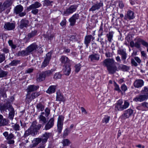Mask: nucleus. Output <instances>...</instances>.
<instances>
[{
    "instance_id": "nucleus-52",
    "label": "nucleus",
    "mask_w": 148,
    "mask_h": 148,
    "mask_svg": "<svg viewBox=\"0 0 148 148\" xmlns=\"http://www.w3.org/2000/svg\"><path fill=\"white\" fill-rule=\"evenodd\" d=\"M62 77V75L59 72L55 73L54 75V78L55 79H60Z\"/></svg>"
},
{
    "instance_id": "nucleus-62",
    "label": "nucleus",
    "mask_w": 148,
    "mask_h": 148,
    "mask_svg": "<svg viewBox=\"0 0 148 148\" xmlns=\"http://www.w3.org/2000/svg\"><path fill=\"white\" fill-rule=\"evenodd\" d=\"M8 108L7 106L5 105H4L3 106H0V110L1 111H4L6 110L7 109H8Z\"/></svg>"
},
{
    "instance_id": "nucleus-22",
    "label": "nucleus",
    "mask_w": 148,
    "mask_h": 148,
    "mask_svg": "<svg viewBox=\"0 0 148 148\" xmlns=\"http://www.w3.org/2000/svg\"><path fill=\"white\" fill-rule=\"evenodd\" d=\"M28 23V21L26 19H22L21 21L20 24L19 25L20 28L22 29L24 27H27Z\"/></svg>"
},
{
    "instance_id": "nucleus-50",
    "label": "nucleus",
    "mask_w": 148,
    "mask_h": 148,
    "mask_svg": "<svg viewBox=\"0 0 148 148\" xmlns=\"http://www.w3.org/2000/svg\"><path fill=\"white\" fill-rule=\"evenodd\" d=\"M130 105V103L127 101L125 100L124 101V103L123 105V110L127 108Z\"/></svg>"
},
{
    "instance_id": "nucleus-18",
    "label": "nucleus",
    "mask_w": 148,
    "mask_h": 148,
    "mask_svg": "<svg viewBox=\"0 0 148 148\" xmlns=\"http://www.w3.org/2000/svg\"><path fill=\"white\" fill-rule=\"evenodd\" d=\"M56 101H59L64 102L65 101V99L63 95L59 91H58L56 92Z\"/></svg>"
},
{
    "instance_id": "nucleus-54",
    "label": "nucleus",
    "mask_w": 148,
    "mask_h": 148,
    "mask_svg": "<svg viewBox=\"0 0 148 148\" xmlns=\"http://www.w3.org/2000/svg\"><path fill=\"white\" fill-rule=\"evenodd\" d=\"M49 62L48 60H47L45 59L42 63L41 67L43 68L47 66L49 64Z\"/></svg>"
},
{
    "instance_id": "nucleus-16",
    "label": "nucleus",
    "mask_w": 148,
    "mask_h": 148,
    "mask_svg": "<svg viewBox=\"0 0 148 148\" xmlns=\"http://www.w3.org/2000/svg\"><path fill=\"white\" fill-rule=\"evenodd\" d=\"M54 118H51L45 126V130H47L52 127L54 125Z\"/></svg>"
},
{
    "instance_id": "nucleus-40",
    "label": "nucleus",
    "mask_w": 148,
    "mask_h": 148,
    "mask_svg": "<svg viewBox=\"0 0 148 148\" xmlns=\"http://www.w3.org/2000/svg\"><path fill=\"white\" fill-rule=\"evenodd\" d=\"M139 43L147 48V51L148 52V43L144 40L139 38Z\"/></svg>"
},
{
    "instance_id": "nucleus-49",
    "label": "nucleus",
    "mask_w": 148,
    "mask_h": 148,
    "mask_svg": "<svg viewBox=\"0 0 148 148\" xmlns=\"http://www.w3.org/2000/svg\"><path fill=\"white\" fill-rule=\"evenodd\" d=\"M0 94H1L3 97L4 98L7 97V95L6 94V91L4 90L3 88H2L0 90Z\"/></svg>"
},
{
    "instance_id": "nucleus-29",
    "label": "nucleus",
    "mask_w": 148,
    "mask_h": 148,
    "mask_svg": "<svg viewBox=\"0 0 148 148\" xmlns=\"http://www.w3.org/2000/svg\"><path fill=\"white\" fill-rule=\"evenodd\" d=\"M36 108L38 112L42 111L44 110L45 106L43 104L41 103H39L37 104Z\"/></svg>"
},
{
    "instance_id": "nucleus-13",
    "label": "nucleus",
    "mask_w": 148,
    "mask_h": 148,
    "mask_svg": "<svg viewBox=\"0 0 148 148\" xmlns=\"http://www.w3.org/2000/svg\"><path fill=\"white\" fill-rule=\"evenodd\" d=\"M42 5L38 1L32 4L27 8V10L28 11H29L32 10V9H37Z\"/></svg>"
},
{
    "instance_id": "nucleus-64",
    "label": "nucleus",
    "mask_w": 148,
    "mask_h": 148,
    "mask_svg": "<svg viewBox=\"0 0 148 148\" xmlns=\"http://www.w3.org/2000/svg\"><path fill=\"white\" fill-rule=\"evenodd\" d=\"M121 89L123 91L125 92L127 90V87L125 84H123L121 87Z\"/></svg>"
},
{
    "instance_id": "nucleus-2",
    "label": "nucleus",
    "mask_w": 148,
    "mask_h": 148,
    "mask_svg": "<svg viewBox=\"0 0 148 148\" xmlns=\"http://www.w3.org/2000/svg\"><path fill=\"white\" fill-rule=\"evenodd\" d=\"M3 134L7 140L8 144L12 145L14 144L15 142L14 139H15V137L13 134L12 133L9 134L8 132H5Z\"/></svg>"
},
{
    "instance_id": "nucleus-39",
    "label": "nucleus",
    "mask_w": 148,
    "mask_h": 148,
    "mask_svg": "<svg viewBox=\"0 0 148 148\" xmlns=\"http://www.w3.org/2000/svg\"><path fill=\"white\" fill-rule=\"evenodd\" d=\"M8 73V71H4L0 68V78L6 77Z\"/></svg>"
},
{
    "instance_id": "nucleus-42",
    "label": "nucleus",
    "mask_w": 148,
    "mask_h": 148,
    "mask_svg": "<svg viewBox=\"0 0 148 148\" xmlns=\"http://www.w3.org/2000/svg\"><path fill=\"white\" fill-rule=\"evenodd\" d=\"M8 123V120L5 119H1L0 121V126H4L7 125Z\"/></svg>"
},
{
    "instance_id": "nucleus-31",
    "label": "nucleus",
    "mask_w": 148,
    "mask_h": 148,
    "mask_svg": "<svg viewBox=\"0 0 148 148\" xmlns=\"http://www.w3.org/2000/svg\"><path fill=\"white\" fill-rule=\"evenodd\" d=\"M119 69L124 71H127L130 69V67L125 65L121 64L119 67Z\"/></svg>"
},
{
    "instance_id": "nucleus-10",
    "label": "nucleus",
    "mask_w": 148,
    "mask_h": 148,
    "mask_svg": "<svg viewBox=\"0 0 148 148\" xmlns=\"http://www.w3.org/2000/svg\"><path fill=\"white\" fill-rule=\"evenodd\" d=\"M60 61L61 62V63L63 66L69 64V60L66 56H61L60 59Z\"/></svg>"
},
{
    "instance_id": "nucleus-60",
    "label": "nucleus",
    "mask_w": 148,
    "mask_h": 148,
    "mask_svg": "<svg viewBox=\"0 0 148 148\" xmlns=\"http://www.w3.org/2000/svg\"><path fill=\"white\" fill-rule=\"evenodd\" d=\"M52 53L51 52H49L46 54V57L45 58V59L48 60L49 61L51 57Z\"/></svg>"
},
{
    "instance_id": "nucleus-34",
    "label": "nucleus",
    "mask_w": 148,
    "mask_h": 148,
    "mask_svg": "<svg viewBox=\"0 0 148 148\" xmlns=\"http://www.w3.org/2000/svg\"><path fill=\"white\" fill-rule=\"evenodd\" d=\"M114 32L112 31L110 32L108 34H107V36L108 38V40L110 42L112 41Z\"/></svg>"
},
{
    "instance_id": "nucleus-11",
    "label": "nucleus",
    "mask_w": 148,
    "mask_h": 148,
    "mask_svg": "<svg viewBox=\"0 0 148 148\" xmlns=\"http://www.w3.org/2000/svg\"><path fill=\"white\" fill-rule=\"evenodd\" d=\"M91 39L92 40L94 39V37L91 35H88L85 36L84 40V43L85 44L87 48H88L89 44L90 43Z\"/></svg>"
},
{
    "instance_id": "nucleus-37",
    "label": "nucleus",
    "mask_w": 148,
    "mask_h": 148,
    "mask_svg": "<svg viewBox=\"0 0 148 148\" xmlns=\"http://www.w3.org/2000/svg\"><path fill=\"white\" fill-rule=\"evenodd\" d=\"M12 3L11 0H7L5 1L3 3V5L6 8L10 6Z\"/></svg>"
},
{
    "instance_id": "nucleus-17",
    "label": "nucleus",
    "mask_w": 148,
    "mask_h": 148,
    "mask_svg": "<svg viewBox=\"0 0 148 148\" xmlns=\"http://www.w3.org/2000/svg\"><path fill=\"white\" fill-rule=\"evenodd\" d=\"M15 27L14 23H5L4 27L8 30H11L14 29Z\"/></svg>"
},
{
    "instance_id": "nucleus-14",
    "label": "nucleus",
    "mask_w": 148,
    "mask_h": 148,
    "mask_svg": "<svg viewBox=\"0 0 148 148\" xmlns=\"http://www.w3.org/2000/svg\"><path fill=\"white\" fill-rule=\"evenodd\" d=\"M42 5L38 1L32 4L27 8V10L28 11H29L32 10V9H37Z\"/></svg>"
},
{
    "instance_id": "nucleus-53",
    "label": "nucleus",
    "mask_w": 148,
    "mask_h": 148,
    "mask_svg": "<svg viewBox=\"0 0 148 148\" xmlns=\"http://www.w3.org/2000/svg\"><path fill=\"white\" fill-rule=\"evenodd\" d=\"M141 93L143 95H148V88L146 86L145 87L144 89L141 90Z\"/></svg>"
},
{
    "instance_id": "nucleus-58",
    "label": "nucleus",
    "mask_w": 148,
    "mask_h": 148,
    "mask_svg": "<svg viewBox=\"0 0 148 148\" xmlns=\"http://www.w3.org/2000/svg\"><path fill=\"white\" fill-rule=\"evenodd\" d=\"M75 71L78 72L80 69L81 65L79 63L78 64L75 66Z\"/></svg>"
},
{
    "instance_id": "nucleus-43",
    "label": "nucleus",
    "mask_w": 148,
    "mask_h": 148,
    "mask_svg": "<svg viewBox=\"0 0 148 148\" xmlns=\"http://www.w3.org/2000/svg\"><path fill=\"white\" fill-rule=\"evenodd\" d=\"M30 93L27 92V94L26 95V100H27L28 102H31L33 99L32 98V97L30 95Z\"/></svg>"
},
{
    "instance_id": "nucleus-1",
    "label": "nucleus",
    "mask_w": 148,
    "mask_h": 148,
    "mask_svg": "<svg viewBox=\"0 0 148 148\" xmlns=\"http://www.w3.org/2000/svg\"><path fill=\"white\" fill-rule=\"evenodd\" d=\"M36 124L37 123L36 122H32L30 127L25 132L24 135V137H27L30 134L34 136L37 134L42 125L41 124L36 125Z\"/></svg>"
},
{
    "instance_id": "nucleus-56",
    "label": "nucleus",
    "mask_w": 148,
    "mask_h": 148,
    "mask_svg": "<svg viewBox=\"0 0 148 148\" xmlns=\"http://www.w3.org/2000/svg\"><path fill=\"white\" fill-rule=\"evenodd\" d=\"M9 45L11 47L12 49H15L16 47V45L13 44V41L12 40H9L8 41Z\"/></svg>"
},
{
    "instance_id": "nucleus-32",
    "label": "nucleus",
    "mask_w": 148,
    "mask_h": 148,
    "mask_svg": "<svg viewBox=\"0 0 148 148\" xmlns=\"http://www.w3.org/2000/svg\"><path fill=\"white\" fill-rule=\"evenodd\" d=\"M43 2V6L47 7L52 6L51 3H53V1H49V0H45Z\"/></svg>"
},
{
    "instance_id": "nucleus-48",
    "label": "nucleus",
    "mask_w": 148,
    "mask_h": 148,
    "mask_svg": "<svg viewBox=\"0 0 148 148\" xmlns=\"http://www.w3.org/2000/svg\"><path fill=\"white\" fill-rule=\"evenodd\" d=\"M12 128L16 131H19L20 130V127L19 125L16 123L12 126Z\"/></svg>"
},
{
    "instance_id": "nucleus-61",
    "label": "nucleus",
    "mask_w": 148,
    "mask_h": 148,
    "mask_svg": "<svg viewBox=\"0 0 148 148\" xmlns=\"http://www.w3.org/2000/svg\"><path fill=\"white\" fill-rule=\"evenodd\" d=\"M40 95L39 92H35L32 93L31 94V96L32 97V98L34 99L39 96Z\"/></svg>"
},
{
    "instance_id": "nucleus-19",
    "label": "nucleus",
    "mask_w": 148,
    "mask_h": 148,
    "mask_svg": "<svg viewBox=\"0 0 148 148\" xmlns=\"http://www.w3.org/2000/svg\"><path fill=\"white\" fill-rule=\"evenodd\" d=\"M8 110L9 111L8 118L12 120L14 115V109L12 107L10 106L8 108Z\"/></svg>"
},
{
    "instance_id": "nucleus-24",
    "label": "nucleus",
    "mask_w": 148,
    "mask_h": 148,
    "mask_svg": "<svg viewBox=\"0 0 148 148\" xmlns=\"http://www.w3.org/2000/svg\"><path fill=\"white\" fill-rule=\"evenodd\" d=\"M51 135L50 133L48 132H45L44 134H43L42 136V139L43 143H46L47 141V139Z\"/></svg>"
},
{
    "instance_id": "nucleus-12",
    "label": "nucleus",
    "mask_w": 148,
    "mask_h": 148,
    "mask_svg": "<svg viewBox=\"0 0 148 148\" xmlns=\"http://www.w3.org/2000/svg\"><path fill=\"white\" fill-rule=\"evenodd\" d=\"M38 48V45L35 43H33L30 45L26 48L29 54L33 51H35Z\"/></svg>"
},
{
    "instance_id": "nucleus-26",
    "label": "nucleus",
    "mask_w": 148,
    "mask_h": 148,
    "mask_svg": "<svg viewBox=\"0 0 148 148\" xmlns=\"http://www.w3.org/2000/svg\"><path fill=\"white\" fill-rule=\"evenodd\" d=\"M56 86L54 85L50 86L46 91V92L49 94H51L54 93L56 91Z\"/></svg>"
},
{
    "instance_id": "nucleus-9",
    "label": "nucleus",
    "mask_w": 148,
    "mask_h": 148,
    "mask_svg": "<svg viewBox=\"0 0 148 148\" xmlns=\"http://www.w3.org/2000/svg\"><path fill=\"white\" fill-rule=\"evenodd\" d=\"M100 55L98 53H94L89 56L88 58L91 62H95L98 61L100 59Z\"/></svg>"
},
{
    "instance_id": "nucleus-21",
    "label": "nucleus",
    "mask_w": 148,
    "mask_h": 148,
    "mask_svg": "<svg viewBox=\"0 0 148 148\" xmlns=\"http://www.w3.org/2000/svg\"><path fill=\"white\" fill-rule=\"evenodd\" d=\"M39 86H36L34 85H30L28 86L27 91L28 92H33L37 90L39 88Z\"/></svg>"
},
{
    "instance_id": "nucleus-63",
    "label": "nucleus",
    "mask_w": 148,
    "mask_h": 148,
    "mask_svg": "<svg viewBox=\"0 0 148 148\" xmlns=\"http://www.w3.org/2000/svg\"><path fill=\"white\" fill-rule=\"evenodd\" d=\"M46 143L45 142L43 143L42 141V143L39 145L38 148H45L46 146Z\"/></svg>"
},
{
    "instance_id": "nucleus-55",
    "label": "nucleus",
    "mask_w": 148,
    "mask_h": 148,
    "mask_svg": "<svg viewBox=\"0 0 148 148\" xmlns=\"http://www.w3.org/2000/svg\"><path fill=\"white\" fill-rule=\"evenodd\" d=\"M62 144L64 146H68L70 144V142L68 139H65L63 140Z\"/></svg>"
},
{
    "instance_id": "nucleus-5",
    "label": "nucleus",
    "mask_w": 148,
    "mask_h": 148,
    "mask_svg": "<svg viewBox=\"0 0 148 148\" xmlns=\"http://www.w3.org/2000/svg\"><path fill=\"white\" fill-rule=\"evenodd\" d=\"M103 5V3L102 1H100L99 2L97 1L96 3L93 5L91 8L89 9V11L93 12L97 10H99Z\"/></svg>"
},
{
    "instance_id": "nucleus-27",
    "label": "nucleus",
    "mask_w": 148,
    "mask_h": 148,
    "mask_svg": "<svg viewBox=\"0 0 148 148\" xmlns=\"http://www.w3.org/2000/svg\"><path fill=\"white\" fill-rule=\"evenodd\" d=\"M27 49L18 51L16 53V56H24L29 55Z\"/></svg>"
},
{
    "instance_id": "nucleus-46",
    "label": "nucleus",
    "mask_w": 148,
    "mask_h": 148,
    "mask_svg": "<svg viewBox=\"0 0 148 148\" xmlns=\"http://www.w3.org/2000/svg\"><path fill=\"white\" fill-rule=\"evenodd\" d=\"M63 123H57V130L58 132L60 133L62 131Z\"/></svg>"
},
{
    "instance_id": "nucleus-51",
    "label": "nucleus",
    "mask_w": 148,
    "mask_h": 148,
    "mask_svg": "<svg viewBox=\"0 0 148 148\" xmlns=\"http://www.w3.org/2000/svg\"><path fill=\"white\" fill-rule=\"evenodd\" d=\"M99 34H98L99 37V38L101 36L103 35V28L102 26V23H101V25L100 27V29L99 31Z\"/></svg>"
},
{
    "instance_id": "nucleus-8",
    "label": "nucleus",
    "mask_w": 148,
    "mask_h": 148,
    "mask_svg": "<svg viewBox=\"0 0 148 148\" xmlns=\"http://www.w3.org/2000/svg\"><path fill=\"white\" fill-rule=\"evenodd\" d=\"M114 60L113 59L108 58L103 61V65L106 66L107 68L113 65Z\"/></svg>"
},
{
    "instance_id": "nucleus-4",
    "label": "nucleus",
    "mask_w": 148,
    "mask_h": 148,
    "mask_svg": "<svg viewBox=\"0 0 148 148\" xmlns=\"http://www.w3.org/2000/svg\"><path fill=\"white\" fill-rule=\"evenodd\" d=\"M133 110L130 109H128L124 111L123 114L121 116V119L124 120L129 117L133 114Z\"/></svg>"
},
{
    "instance_id": "nucleus-38",
    "label": "nucleus",
    "mask_w": 148,
    "mask_h": 148,
    "mask_svg": "<svg viewBox=\"0 0 148 148\" xmlns=\"http://www.w3.org/2000/svg\"><path fill=\"white\" fill-rule=\"evenodd\" d=\"M54 71L53 69H51L50 70H47L44 71H43L44 74L45 76H48L51 75Z\"/></svg>"
},
{
    "instance_id": "nucleus-20",
    "label": "nucleus",
    "mask_w": 148,
    "mask_h": 148,
    "mask_svg": "<svg viewBox=\"0 0 148 148\" xmlns=\"http://www.w3.org/2000/svg\"><path fill=\"white\" fill-rule=\"evenodd\" d=\"M107 69L109 73L113 74L115 73L117 70V68L115 65L114 64L111 66L108 67Z\"/></svg>"
},
{
    "instance_id": "nucleus-7",
    "label": "nucleus",
    "mask_w": 148,
    "mask_h": 148,
    "mask_svg": "<svg viewBox=\"0 0 148 148\" xmlns=\"http://www.w3.org/2000/svg\"><path fill=\"white\" fill-rule=\"evenodd\" d=\"M117 53L121 56V58L125 63V60L127 57V54L126 53L125 49H120L117 50Z\"/></svg>"
},
{
    "instance_id": "nucleus-45",
    "label": "nucleus",
    "mask_w": 148,
    "mask_h": 148,
    "mask_svg": "<svg viewBox=\"0 0 148 148\" xmlns=\"http://www.w3.org/2000/svg\"><path fill=\"white\" fill-rule=\"evenodd\" d=\"M114 90L117 91L119 92H122V91L120 90L119 85L115 82H114Z\"/></svg>"
},
{
    "instance_id": "nucleus-6",
    "label": "nucleus",
    "mask_w": 148,
    "mask_h": 148,
    "mask_svg": "<svg viewBox=\"0 0 148 148\" xmlns=\"http://www.w3.org/2000/svg\"><path fill=\"white\" fill-rule=\"evenodd\" d=\"M23 7L21 5H18L15 7L14 9V12L16 14H19V15L21 17L23 16L26 14L25 12H21L23 10Z\"/></svg>"
},
{
    "instance_id": "nucleus-47",
    "label": "nucleus",
    "mask_w": 148,
    "mask_h": 148,
    "mask_svg": "<svg viewBox=\"0 0 148 148\" xmlns=\"http://www.w3.org/2000/svg\"><path fill=\"white\" fill-rule=\"evenodd\" d=\"M37 32L36 30H35L33 31L31 33H29L27 35V36L29 38H31L36 35Z\"/></svg>"
},
{
    "instance_id": "nucleus-59",
    "label": "nucleus",
    "mask_w": 148,
    "mask_h": 148,
    "mask_svg": "<svg viewBox=\"0 0 148 148\" xmlns=\"http://www.w3.org/2000/svg\"><path fill=\"white\" fill-rule=\"evenodd\" d=\"M64 117L62 115H60L59 116L58 123H63Z\"/></svg>"
},
{
    "instance_id": "nucleus-33",
    "label": "nucleus",
    "mask_w": 148,
    "mask_h": 148,
    "mask_svg": "<svg viewBox=\"0 0 148 148\" xmlns=\"http://www.w3.org/2000/svg\"><path fill=\"white\" fill-rule=\"evenodd\" d=\"M42 142V138H36L34 139L32 143H33L36 147L41 142Z\"/></svg>"
},
{
    "instance_id": "nucleus-28",
    "label": "nucleus",
    "mask_w": 148,
    "mask_h": 148,
    "mask_svg": "<svg viewBox=\"0 0 148 148\" xmlns=\"http://www.w3.org/2000/svg\"><path fill=\"white\" fill-rule=\"evenodd\" d=\"M44 74L43 72L39 74L38 76L37 77L36 80L38 82H40L44 81L45 78Z\"/></svg>"
},
{
    "instance_id": "nucleus-35",
    "label": "nucleus",
    "mask_w": 148,
    "mask_h": 148,
    "mask_svg": "<svg viewBox=\"0 0 148 148\" xmlns=\"http://www.w3.org/2000/svg\"><path fill=\"white\" fill-rule=\"evenodd\" d=\"M127 15L128 18H135L134 12L130 10H129L127 11Z\"/></svg>"
},
{
    "instance_id": "nucleus-36",
    "label": "nucleus",
    "mask_w": 148,
    "mask_h": 148,
    "mask_svg": "<svg viewBox=\"0 0 148 148\" xmlns=\"http://www.w3.org/2000/svg\"><path fill=\"white\" fill-rule=\"evenodd\" d=\"M20 62V60H14L9 63V65L10 66H16Z\"/></svg>"
},
{
    "instance_id": "nucleus-23",
    "label": "nucleus",
    "mask_w": 148,
    "mask_h": 148,
    "mask_svg": "<svg viewBox=\"0 0 148 148\" xmlns=\"http://www.w3.org/2000/svg\"><path fill=\"white\" fill-rule=\"evenodd\" d=\"M63 67L64 74L67 76L69 75L71 71V68L69 64L63 66Z\"/></svg>"
},
{
    "instance_id": "nucleus-41",
    "label": "nucleus",
    "mask_w": 148,
    "mask_h": 148,
    "mask_svg": "<svg viewBox=\"0 0 148 148\" xmlns=\"http://www.w3.org/2000/svg\"><path fill=\"white\" fill-rule=\"evenodd\" d=\"M148 99V95H139V101H142Z\"/></svg>"
},
{
    "instance_id": "nucleus-44",
    "label": "nucleus",
    "mask_w": 148,
    "mask_h": 148,
    "mask_svg": "<svg viewBox=\"0 0 148 148\" xmlns=\"http://www.w3.org/2000/svg\"><path fill=\"white\" fill-rule=\"evenodd\" d=\"M110 119V116L106 115L102 120V123H107L109 121Z\"/></svg>"
},
{
    "instance_id": "nucleus-3",
    "label": "nucleus",
    "mask_w": 148,
    "mask_h": 148,
    "mask_svg": "<svg viewBox=\"0 0 148 148\" xmlns=\"http://www.w3.org/2000/svg\"><path fill=\"white\" fill-rule=\"evenodd\" d=\"M78 6V5H71L68 8L66 9L65 11H64V15L67 16L71 14L72 13L76 11Z\"/></svg>"
},
{
    "instance_id": "nucleus-15",
    "label": "nucleus",
    "mask_w": 148,
    "mask_h": 148,
    "mask_svg": "<svg viewBox=\"0 0 148 148\" xmlns=\"http://www.w3.org/2000/svg\"><path fill=\"white\" fill-rule=\"evenodd\" d=\"M123 101L122 99H119L118 101L115 105L116 110H117L118 111L123 110Z\"/></svg>"
},
{
    "instance_id": "nucleus-30",
    "label": "nucleus",
    "mask_w": 148,
    "mask_h": 148,
    "mask_svg": "<svg viewBox=\"0 0 148 148\" xmlns=\"http://www.w3.org/2000/svg\"><path fill=\"white\" fill-rule=\"evenodd\" d=\"M39 122L40 123H41L43 124H45L47 122L46 118V117L42 115H40L38 116Z\"/></svg>"
},
{
    "instance_id": "nucleus-25",
    "label": "nucleus",
    "mask_w": 148,
    "mask_h": 148,
    "mask_svg": "<svg viewBox=\"0 0 148 148\" xmlns=\"http://www.w3.org/2000/svg\"><path fill=\"white\" fill-rule=\"evenodd\" d=\"M130 46L132 47H134L138 48H139V38H136L134 41H131L130 42Z\"/></svg>"
},
{
    "instance_id": "nucleus-57",
    "label": "nucleus",
    "mask_w": 148,
    "mask_h": 148,
    "mask_svg": "<svg viewBox=\"0 0 148 148\" xmlns=\"http://www.w3.org/2000/svg\"><path fill=\"white\" fill-rule=\"evenodd\" d=\"M5 55L4 53L0 54V63H1L5 60Z\"/></svg>"
}]
</instances>
